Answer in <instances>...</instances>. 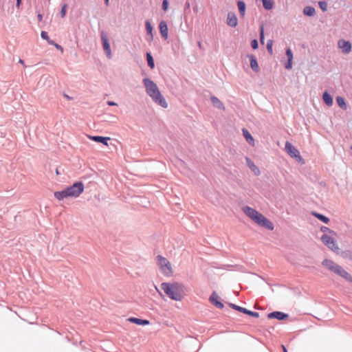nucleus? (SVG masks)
Returning a JSON list of instances; mask_svg holds the SVG:
<instances>
[{
	"label": "nucleus",
	"instance_id": "f257e3e1",
	"mask_svg": "<svg viewBox=\"0 0 352 352\" xmlns=\"http://www.w3.org/2000/svg\"><path fill=\"white\" fill-rule=\"evenodd\" d=\"M162 290L171 300L181 301L186 295L185 286L179 283H162L160 285Z\"/></svg>",
	"mask_w": 352,
	"mask_h": 352
},
{
	"label": "nucleus",
	"instance_id": "f03ea898",
	"mask_svg": "<svg viewBox=\"0 0 352 352\" xmlns=\"http://www.w3.org/2000/svg\"><path fill=\"white\" fill-rule=\"evenodd\" d=\"M241 210L256 225L268 230H274L273 223L256 210L248 206H243Z\"/></svg>",
	"mask_w": 352,
	"mask_h": 352
},
{
	"label": "nucleus",
	"instance_id": "7ed1b4c3",
	"mask_svg": "<svg viewBox=\"0 0 352 352\" xmlns=\"http://www.w3.org/2000/svg\"><path fill=\"white\" fill-rule=\"evenodd\" d=\"M146 87V94L153 99V100L164 108L168 107L167 102L161 94L157 85L151 80L145 78L143 80Z\"/></svg>",
	"mask_w": 352,
	"mask_h": 352
},
{
	"label": "nucleus",
	"instance_id": "20e7f679",
	"mask_svg": "<svg viewBox=\"0 0 352 352\" xmlns=\"http://www.w3.org/2000/svg\"><path fill=\"white\" fill-rule=\"evenodd\" d=\"M322 265L331 272L340 276L343 278L352 282V276L341 266L330 259H324Z\"/></svg>",
	"mask_w": 352,
	"mask_h": 352
},
{
	"label": "nucleus",
	"instance_id": "39448f33",
	"mask_svg": "<svg viewBox=\"0 0 352 352\" xmlns=\"http://www.w3.org/2000/svg\"><path fill=\"white\" fill-rule=\"evenodd\" d=\"M336 233L334 231H329V234H324L321 237L322 243L331 250L338 254L340 248L336 241Z\"/></svg>",
	"mask_w": 352,
	"mask_h": 352
},
{
	"label": "nucleus",
	"instance_id": "423d86ee",
	"mask_svg": "<svg viewBox=\"0 0 352 352\" xmlns=\"http://www.w3.org/2000/svg\"><path fill=\"white\" fill-rule=\"evenodd\" d=\"M156 258L162 273L165 276H172L173 274V270L170 262L166 258L161 255L157 256Z\"/></svg>",
	"mask_w": 352,
	"mask_h": 352
},
{
	"label": "nucleus",
	"instance_id": "0eeeda50",
	"mask_svg": "<svg viewBox=\"0 0 352 352\" xmlns=\"http://www.w3.org/2000/svg\"><path fill=\"white\" fill-rule=\"evenodd\" d=\"M69 197H78L84 191V184L76 182L72 186L66 188Z\"/></svg>",
	"mask_w": 352,
	"mask_h": 352
},
{
	"label": "nucleus",
	"instance_id": "6e6552de",
	"mask_svg": "<svg viewBox=\"0 0 352 352\" xmlns=\"http://www.w3.org/2000/svg\"><path fill=\"white\" fill-rule=\"evenodd\" d=\"M285 149L291 157L294 158L298 162H302L300 152L289 142H285Z\"/></svg>",
	"mask_w": 352,
	"mask_h": 352
},
{
	"label": "nucleus",
	"instance_id": "1a4fd4ad",
	"mask_svg": "<svg viewBox=\"0 0 352 352\" xmlns=\"http://www.w3.org/2000/svg\"><path fill=\"white\" fill-rule=\"evenodd\" d=\"M101 40L102 42L104 50L105 51L107 56L109 58H111V51L110 45L109 43L108 38L107 37L106 35L102 34V36H101Z\"/></svg>",
	"mask_w": 352,
	"mask_h": 352
},
{
	"label": "nucleus",
	"instance_id": "9d476101",
	"mask_svg": "<svg viewBox=\"0 0 352 352\" xmlns=\"http://www.w3.org/2000/svg\"><path fill=\"white\" fill-rule=\"evenodd\" d=\"M209 300L212 305H214L217 308L222 309L223 307V304L221 302H220L219 297L215 292H213L211 294Z\"/></svg>",
	"mask_w": 352,
	"mask_h": 352
},
{
	"label": "nucleus",
	"instance_id": "9b49d317",
	"mask_svg": "<svg viewBox=\"0 0 352 352\" xmlns=\"http://www.w3.org/2000/svg\"><path fill=\"white\" fill-rule=\"evenodd\" d=\"M267 317L270 319L276 318L278 320H283L288 318V315L280 311H274L270 313Z\"/></svg>",
	"mask_w": 352,
	"mask_h": 352
},
{
	"label": "nucleus",
	"instance_id": "f8f14e48",
	"mask_svg": "<svg viewBox=\"0 0 352 352\" xmlns=\"http://www.w3.org/2000/svg\"><path fill=\"white\" fill-rule=\"evenodd\" d=\"M338 46L342 50L344 53H349L351 50V45L350 42L344 40H340L338 41Z\"/></svg>",
	"mask_w": 352,
	"mask_h": 352
},
{
	"label": "nucleus",
	"instance_id": "ddd939ff",
	"mask_svg": "<svg viewBox=\"0 0 352 352\" xmlns=\"http://www.w3.org/2000/svg\"><path fill=\"white\" fill-rule=\"evenodd\" d=\"M238 23V20L234 13L230 12L227 16V24L230 27H236Z\"/></svg>",
	"mask_w": 352,
	"mask_h": 352
},
{
	"label": "nucleus",
	"instance_id": "4468645a",
	"mask_svg": "<svg viewBox=\"0 0 352 352\" xmlns=\"http://www.w3.org/2000/svg\"><path fill=\"white\" fill-rule=\"evenodd\" d=\"M159 28H160V34H162V37L164 39H167L168 29V26H167L166 21H162L160 23Z\"/></svg>",
	"mask_w": 352,
	"mask_h": 352
},
{
	"label": "nucleus",
	"instance_id": "2eb2a0df",
	"mask_svg": "<svg viewBox=\"0 0 352 352\" xmlns=\"http://www.w3.org/2000/svg\"><path fill=\"white\" fill-rule=\"evenodd\" d=\"M88 138L90 140H92L97 142L102 143L103 144L108 146L107 141L110 140V138L108 137H102V136H91L89 135Z\"/></svg>",
	"mask_w": 352,
	"mask_h": 352
},
{
	"label": "nucleus",
	"instance_id": "dca6fc26",
	"mask_svg": "<svg viewBox=\"0 0 352 352\" xmlns=\"http://www.w3.org/2000/svg\"><path fill=\"white\" fill-rule=\"evenodd\" d=\"M128 320L138 325H148L150 324V322L148 320H142L133 317L129 318Z\"/></svg>",
	"mask_w": 352,
	"mask_h": 352
},
{
	"label": "nucleus",
	"instance_id": "f3484780",
	"mask_svg": "<svg viewBox=\"0 0 352 352\" xmlns=\"http://www.w3.org/2000/svg\"><path fill=\"white\" fill-rule=\"evenodd\" d=\"M54 195L56 199H57L59 201H61L65 198H68L69 195H67V191L65 189L61 190V191H56L54 193Z\"/></svg>",
	"mask_w": 352,
	"mask_h": 352
},
{
	"label": "nucleus",
	"instance_id": "a211bd4d",
	"mask_svg": "<svg viewBox=\"0 0 352 352\" xmlns=\"http://www.w3.org/2000/svg\"><path fill=\"white\" fill-rule=\"evenodd\" d=\"M246 162L248 167L251 169L252 171L256 175H260V170L254 164V163L250 160L249 158H246Z\"/></svg>",
	"mask_w": 352,
	"mask_h": 352
},
{
	"label": "nucleus",
	"instance_id": "6ab92c4d",
	"mask_svg": "<svg viewBox=\"0 0 352 352\" xmlns=\"http://www.w3.org/2000/svg\"><path fill=\"white\" fill-rule=\"evenodd\" d=\"M286 55L288 58V62L285 65V68L287 69H292V67L293 54H292V50L289 48L287 49Z\"/></svg>",
	"mask_w": 352,
	"mask_h": 352
},
{
	"label": "nucleus",
	"instance_id": "aec40b11",
	"mask_svg": "<svg viewBox=\"0 0 352 352\" xmlns=\"http://www.w3.org/2000/svg\"><path fill=\"white\" fill-rule=\"evenodd\" d=\"M243 134L247 142L252 146H254V140L253 137L251 135L250 132L245 129H243Z\"/></svg>",
	"mask_w": 352,
	"mask_h": 352
},
{
	"label": "nucleus",
	"instance_id": "412c9836",
	"mask_svg": "<svg viewBox=\"0 0 352 352\" xmlns=\"http://www.w3.org/2000/svg\"><path fill=\"white\" fill-rule=\"evenodd\" d=\"M322 99L324 102L329 106L332 105L333 104V99L331 96L327 93L324 92L322 95Z\"/></svg>",
	"mask_w": 352,
	"mask_h": 352
},
{
	"label": "nucleus",
	"instance_id": "4be33fe9",
	"mask_svg": "<svg viewBox=\"0 0 352 352\" xmlns=\"http://www.w3.org/2000/svg\"><path fill=\"white\" fill-rule=\"evenodd\" d=\"M263 6L266 10H271L274 6L273 0H261Z\"/></svg>",
	"mask_w": 352,
	"mask_h": 352
},
{
	"label": "nucleus",
	"instance_id": "5701e85b",
	"mask_svg": "<svg viewBox=\"0 0 352 352\" xmlns=\"http://www.w3.org/2000/svg\"><path fill=\"white\" fill-rule=\"evenodd\" d=\"M250 58V67H251V68L253 70H254L256 72H258V63H257V61H256V58L253 56H251Z\"/></svg>",
	"mask_w": 352,
	"mask_h": 352
},
{
	"label": "nucleus",
	"instance_id": "b1692460",
	"mask_svg": "<svg viewBox=\"0 0 352 352\" xmlns=\"http://www.w3.org/2000/svg\"><path fill=\"white\" fill-rule=\"evenodd\" d=\"M239 10L242 16H244L245 11V4L243 1H239L237 3Z\"/></svg>",
	"mask_w": 352,
	"mask_h": 352
},
{
	"label": "nucleus",
	"instance_id": "393cba45",
	"mask_svg": "<svg viewBox=\"0 0 352 352\" xmlns=\"http://www.w3.org/2000/svg\"><path fill=\"white\" fill-rule=\"evenodd\" d=\"M303 12L305 15L312 16L315 13V9L310 6H307L304 8Z\"/></svg>",
	"mask_w": 352,
	"mask_h": 352
},
{
	"label": "nucleus",
	"instance_id": "a878e982",
	"mask_svg": "<svg viewBox=\"0 0 352 352\" xmlns=\"http://www.w3.org/2000/svg\"><path fill=\"white\" fill-rule=\"evenodd\" d=\"M146 60L148 63V65L151 68L153 69L155 67L154 60L151 54V53L148 52L146 54Z\"/></svg>",
	"mask_w": 352,
	"mask_h": 352
},
{
	"label": "nucleus",
	"instance_id": "bb28decb",
	"mask_svg": "<svg viewBox=\"0 0 352 352\" xmlns=\"http://www.w3.org/2000/svg\"><path fill=\"white\" fill-rule=\"evenodd\" d=\"M336 102L338 103V104L342 107V109H346V103L344 102V100L342 97H340V96H338L336 98Z\"/></svg>",
	"mask_w": 352,
	"mask_h": 352
},
{
	"label": "nucleus",
	"instance_id": "cd10ccee",
	"mask_svg": "<svg viewBox=\"0 0 352 352\" xmlns=\"http://www.w3.org/2000/svg\"><path fill=\"white\" fill-rule=\"evenodd\" d=\"M212 102L214 106H216L218 108H222L223 104L221 102V101L216 97L213 96L211 98Z\"/></svg>",
	"mask_w": 352,
	"mask_h": 352
},
{
	"label": "nucleus",
	"instance_id": "c85d7f7f",
	"mask_svg": "<svg viewBox=\"0 0 352 352\" xmlns=\"http://www.w3.org/2000/svg\"><path fill=\"white\" fill-rule=\"evenodd\" d=\"M314 216L316 217L318 219L322 221V222L327 223L329 221V219L328 217L318 213H314Z\"/></svg>",
	"mask_w": 352,
	"mask_h": 352
},
{
	"label": "nucleus",
	"instance_id": "c756f323",
	"mask_svg": "<svg viewBox=\"0 0 352 352\" xmlns=\"http://www.w3.org/2000/svg\"><path fill=\"white\" fill-rule=\"evenodd\" d=\"M146 29L147 33L151 35V38H153V34H152L153 28L148 21H146Z\"/></svg>",
	"mask_w": 352,
	"mask_h": 352
},
{
	"label": "nucleus",
	"instance_id": "7c9ffc66",
	"mask_svg": "<svg viewBox=\"0 0 352 352\" xmlns=\"http://www.w3.org/2000/svg\"><path fill=\"white\" fill-rule=\"evenodd\" d=\"M230 307L236 310H238V311L243 313V314H245V311H247V309L240 307V306H238V305H234V304H230Z\"/></svg>",
	"mask_w": 352,
	"mask_h": 352
},
{
	"label": "nucleus",
	"instance_id": "2f4dec72",
	"mask_svg": "<svg viewBox=\"0 0 352 352\" xmlns=\"http://www.w3.org/2000/svg\"><path fill=\"white\" fill-rule=\"evenodd\" d=\"M245 314L254 317V318H258L259 317V314L258 312H254V311H250V310H248V309L245 311Z\"/></svg>",
	"mask_w": 352,
	"mask_h": 352
},
{
	"label": "nucleus",
	"instance_id": "473e14b6",
	"mask_svg": "<svg viewBox=\"0 0 352 352\" xmlns=\"http://www.w3.org/2000/svg\"><path fill=\"white\" fill-rule=\"evenodd\" d=\"M272 44H273V42L272 40L268 41L267 44V49L268 52H270V54H272V53H273Z\"/></svg>",
	"mask_w": 352,
	"mask_h": 352
},
{
	"label": "nucleus",
	"instance_id": "72a5a7b5",
	"mask_svg": "<svg viewBox=\"0 0 352 352\" xmlns=\"http://www.w3.org/2000/svg\"><path fill=\"white\" fill-rule=\"evenodd\" d=\"M67 4H65L63 6L62 8H61V10H60V16L62 18H64L65 16V14H66V11H67Z\"/></svg>",
	"mask_w": 352,
	"mask_h": 352
},
{
	"label": "nucleus",
	"instance_id": "f704fd0d",
	"mask_svg": "<svg viewBox=\"0 0 352 352\" xmlns=\"http://www.w3.org/2000/svg\"><path fill=\"white\" fill-rule=\"evenodd\" d=\"M319 6H320V8H321V10L322 11H326L327 9V4L326 2L324 1H320L319 2Z\"/></svg>",
	"mask_w": 352,
	"mask_h": 352
},
{
	"label": "nucleus",
	"instance_id": "c9c22d12",
	"mask_svg": "<svg viewBox=\"0 0 352 352\" xmlns=\"http://www.w3.org/2000/svg\"><path fill=\"white\" fill-rule=\"evenodd\" d=\"M41 36L42 38L46 40L47 41L50 39L47 33L45 31L41 32Z\"/></svg>",
	"mask_w": 352,
	"mask_h": 352
},
{
	"label": "nucleus",
	"instance_id": "e433bc0d",
	"mask_svg": "<svg viewBox=\"0 0 352 352\" xmlns=\"http://www.w3.org/2000/svg\"><path fill=\"white\" fill-rule=\"evenodd\" d=\"M251 46L253 49L256 50L258 48V42L257 40L254 39L251 42Z\"/></svg>",
	"mask_w": 352,
	"mask_h": 352
},
{
	"label": "nucleus",
	"instance_id": "4c0bfd02",
	"mask_svg": "<svg viewBox=\"0 0 352 352\" xmlns=\"http://www.w3.org/2000/svg\"><path fill=\"white\" fill-rule=\"evenodd\" d=\"M168 6V2L167 0H164L162 3V8L164 11L167 10Z\"/></svg>",
	"mask_w": 352,
	"mask_h": 352
},
{
	"label": "nucleus",
	"instance_id": "58836bf2",
	"mask_svg": "<svg viewBox=\"0 0 352 352\" xmlns=\"http://www.w3.org/2000/svg\"><path fill=\"white\" fill-rule=\"evenodd\" d=\"M263 39H264L263 28H261V38H260V40H261V42L262 43H263Z\"/></svg>",
	"mask_w": 352,
	"mask_h": 352
},
{
	"label": "nucleus",
	"instance_id": "ea45409f",
	"mask_svg": "<svg viewBox=\"0 0 352 352\" xmlns=\"http://www.w3.org/2000/svg\"><path fill=\"white\" fill-rule=\"evenodd\" d=\"M321 230L323 231V232H327L326 234H329V231H331V230H329L328 228L327 227H322L321 228Z\"/></svg>",
	"mask_w": 352,
	"mask_h": 352
},
{
	"label": "nucleus",
	"instance_id": "a19ab883",
	"mask_svg": "<svg viewBox=\"0 0 352 352\" xmlns=\"http://www.w3.org/2000/svg\"><path fill=\"white\" fill-rule=\"evenodd\" d=\"M54 46L56 47V49L60 50H61L63 52V47L60 45H59L57 43H56V44H54Z\"/></svg>",
	"mask_w": 352,
	"mask_h": 352
},
{
	"label": "nucleus",
	"instance_id": "79ce46f5",
	"mask_svg": "<svg viewBox=\"0 0 352 352\" xmlns=\"http://www.w3.org/2000/svg\"><path fill=\"white\" fill-rule=\"evenodd\" d=\"M107 103H108V104H109V106H115V105H117V104H116V102H112V101H109Z\"/></svg>",
	"mask_w": 352,
	"mask_h": 352
},
{
	"label": "nucleus",
	"instance_id": "37998d69",
	"mask_svg": "<svg viewBox=\"0 0 352 352\" xmlns=\"http://www.w3.org/2000/svg\"><path fill=\"white\" fill-rule=\"evenodd\" d=\"M21 3V0H16V6L17 8L20 7Z\"/></svg>",
	"mask_w": 352,
	"mask_h": 352
},
{
	"label": "nucleus",
	"instance_id": "c03bdc74",
	"mask_svg": "<svg viewBox=\"0 0 352 352\" xmlns=\"http://www.w3.org/2000/svg\"><path fill=\"white\" fill-rule=\"evenodd\" d=\"M47 42H48V43H49V44H50V45H54V44H56V43H54V41L50 40V39H49V40L47 41Z\"/></svg>",
	"mask_w": 352,
	"mask_h": 352
},
{
	"label": "nucleus",
	"instance_id": "a18cd8bd",
	"mask_svg": "<svg viewBox=\"0 0 352 352\" xmlns=\"http://www.w3.org/2000/svg\"><path fill=\"white\" fill-rule=\"evenodd\" d=\"M281 347L283 349V352H287V351L284 345H281Z\"/></svg>",
	"mask_w": 352,
	"mask_h": 352
},
{
	"label": "nucleus",
	"instance_id": "49530a36",
	"mask_svg": "<svg viewBox=\"0 0 352 352\" xmlns=\"http://www.w3.org/2000/svg\"><path fill=\"white\" fill-rule=\"evenodd\" d=\"M19 62L22 64V65H24V61L22 60V59H19Z\"/></svg>",
	"mask_w": 352,
	"mask_h": 352
},
{
	"label": "nucleus",
	"instance_id": "de8ad7c7",
	"mask_svg": "<svg viewBox=\"0 0 352 352\" xmlns=\"http://www.w3.org/2000/svg\"><path fill=\"white\" fill-rule=\"evenodd\" d=\"M105 4H106L107 6H108V5H109V0H105Z\"/></svg>",
	"mask_w": 352,
	"mask_h": 352
},
{
	"label": "nucleus",
	"instance_id": "09e8293b",
	"mask_svg": "<svg viewBox=\"0 0 352 352\" xmlns=\"http://www.w3.org/2000/svg\"><path fill=\"white\" fill-rule=\"evenodd\" d=\"M38 19H41L42 16H41V14H38Z\"/></svg>",
	"mask_w": 352,
	"mask_h": 352
},
{
	"label": "nucleus",
	"instance_id": "8fccbe9b",
	"mask_svg": "<svg viewBox=\"0 0 352 352\" xmlns=\"http://www.w3.org/2000/svg\"><path fill=\"white\" fill-rule=\"evenodd\" d=\"M155 289H157V291L159 292V294L162 295L161 292L158 290V289L157 287H155Z\"/></svg>",
	"mask_w": 352,
	"mask_h": 352
},
{
	"label": "nucleus",
	"instance_id": "3c124183",
	"mask_svg": "<svg viewBox=\"0 0 352 352\" xmlns=\"http://www.w3.org/2000/svg\"><path fill=\"white\" fill-rule=\"evenodd\" d=\"M351 149H352V146H351Z\"/></svg>",
	"mask_w": 352,
	"mask_h": 352
}]
</instances>
